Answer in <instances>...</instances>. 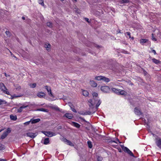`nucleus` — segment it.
I'll list each match as a JSON object with an SVG mask.
<instances>
[{
	"label": "nucleus",
	"instance_id": "56",
	"mask_svg": "<svg viewBox=\"0 0 161 161\" xmlns=\"http://www.w3.org/2000/svg\"><path fill=\"white\" fill-rule=\"evenodd\" d=\"M152 52L154 54H156V51L154 50H152Z\"/></svg>",
	"mask_w": 161,
	"mask_h": 161
},
{
	"label": "nucleus",
	"instance_id": "61",
	"mask_svg": "<svg viewBox=\"0 0 161 161\" xmlns=\"http://www.w3.org/2000/svg\"><path fill=\"white\" fill-rule=\"evenodd\" d=\"M122 52L124 53H127V51H125V50H124Z\"/></svg>",
	"mask_w": 161,
	"mask_h": 161
},
{
	"label": "nucleus",
	"instance_id": "37",
	"mask_svg": "<svg viewBox=\"0 0 161 161\" xmlns=\"http://www.w3.org/2000/svg\"><path fill=\"white\" fill-rule=\"evenodd\" d=\"M92 95L93 97H97L98 96L97 93L94 92H93Z\"/></svg>",
	"mask_w": 161,
	"mask_h": 161
},
{
	"label": "nucleus",
	"instance_id": "4",
	"mask_svg": "<svg viewBox=\"0 0 161 161\" xmlns=\"http://www.w3.org/2000/svg\"><path fill=\"white\" fill-rule=\"evenodd\" d=\"M42 132L46 136L48 137H51L54 136V133H53L51 131H42Z\"/></svg>",
	"mask_w": 161,
	"mask_h": 161
},
{
	"label": "nucleus",
	"instance_id": "64",
	"mask_svg": "<svg viewBox=\"0 0 161 161\" xmlns=\"http://www.w3.org/2000/svg\"><path fill=\"white\" fill-rule=\"evenodd\" d=\"M22 19H23V20H25V18L24 17V16L22 17Z\"/></svg>",
	"mask_w": 161,
	"mask_h": 161
},
{
	"label": "nucleus",
	"instance_id": "21",
	"mask_svg": "<svg viewBox=\"0 0 161 161\" xmlns=\"http://www.w3.org/2000/svg\"><path fill=\"white\" fill-rule=\"evenodd\" d=\"M49 142V139L48 138H46L44 140L43 144L45 145L47 144Z\"/></svg>",
	"mask_w": 161,
	"mask_h": 161
},
{
	"label": "nucleus",
	"instance_id": "7",
	"mask_svg": "<svg viewBox=\"0 0 161 161\" xmlns=\"http://www.w3.org/2000/svg\"><path fill=\"white\" fill-rule=\"evenodd\" d=\"M89 109L91 110V111H86L84 112L85 115H91V114L94 113L96 111V109H92V108H89Z\"/></svg>",
	"mask_w": 161,
	"mask_h": 161
},
{
	"label": "nucleus",
	"instance_id": "57",
	"mask_svg": "<svg viewBox=\"0 0 161 161\" xmlns=\"http://www.w3.org/2000/svg\"><path fill=\"white\" fill-rule=\"evenodd\" d=\"M0 161H7V160H6L4 159L0 158Z\"/></svg>",
	"mask_w": 161,
	"mask_h": 161
},
{
	"label": "nucleus",
	"instance_id": "19",
	"mask_svg": "<svg viewBox=\"0 0 161 161\" xmlns=\"http://www.w3.org/2000/svg\"><path fill=\"white\" fill-rule=\"evenodd\" d=\"M10 119L11 120H13L14 121L16 120L17 119V116L16 115H14L12 114H11V115H10Z\"/></svg>",
	"mask_w": 161,
	"mask_h": 161
},
{
	"label": "nucleus",
	"instance_id": "60",
	"mask_svg": "<svg viewBox=\"0 0 161 161\" xmlns=\"http://www.w3.org/2000/svg\"><path fill=\"white\" fill-rule=\"evenodd\" d=\"M54 108L57 110H59V108L57 107H55Z\"/></svg>",
	"mask_w": 161,
	"mask_h": 161
},
{
	"label": "nucleus",
	"instance_id": "32",
	"mask_svg": "<svg viewBox=\"0 0 161 161\" xmlns=\"http://www.w3.org/2000/svg\"><path fill=\"white\" fill-rule=\"evenodd\" d=\"M51 45L49 43H46L44 45V47L45 48H50Z\"/></svg>",
	"mask_w": 161,
	"mask_h": 161
},
{
	"label": "nucleus",
	"instance_id": "42",
	"mask_svg": "<svg viewBox=\"0 0 161 161\" xmlns=\"http://www.w3.org/2000/svg\"><path fill=\"white\" fill-rule=\"evenodd\" d=\"M152 40L155 41H157V39L156 38H155L154 37H153V34H152Z\"/></svg>",
	"mask_w": 161,
	"mask_h": 161
},
{
	"label": "nucleus",
	"instance_id": "13",
	"mask_svg": "<svg viewBox=\"0 0 161 161\" xmlns=\"http://www.w3.org/2000/svg\"><path fill=\"white\" fill-rule=\"evenodd\" d=\"M90 84L93 87H96L97 85V83L93 80H90Z\"/></svg>",
	"mask_w": 161,
	"mask_h": 161
},
{
	"label": "nucleus",
	"instance_id": "9",
	"mask_svg": "<svg viewBox=\"0 0 161 161\" xmlns=\"http://www.w3.org/2000/svg\"><path fill=\"white\" fill-rule=\"evenodd\" d=\"M46 95V94L42 92H38L37 94V96L40 98H45Z\"/></svg>",
	"mask_w": 161,
	"mask_h": 161
},
{
	"label": "nucleus",
	"instance_id": "1",
	"mask_svg": "<svg viewBox=\"0 0 161 161\" xmlns=\"http://www.w3.org/2000/svg\"><path fill=\"white\" fill-rule=\"evenodd\" d=\"M98 100H100L98 99L97 97H93L92 99H90L88 102L89 107L92 109H93L94 105Z\"/></svg>",
	"mask_w": 161,
	"mask_h": 161
},
{
	"label": "nucleus",
	"instance_id": "31",
	"mask_svg": "<svg viewBox=\"0 0 161 161\" xmlns=\"http://www.w3.org/2000/svg\"><path fill=\"white\" fill-rule=\"evenodd\" d=\"M7 102L5 100L0 99V105L5 104Z\"/></svg>",
	"mask_w": 161,
	"mask_h": 161
},
{
	"label": "nucleus",
	"instance_id": "48",
	"mask_svg": "<svg viewBox=\"0 0 161 161\" xmlns=\"http://www.w3.org/2000/svg\"><path fill=\"white\" fill-rule=\"evenodd\" d=\"M71 109L72 110V111H73L75 113H76L77 112L75 110V109L74 108H73L72 107H71Z\"/></svg>",
	"mask_w": 161,
	"mask_h": 161
},
{
	"label": "nucleus",
	"instance_id": "49",
	"mask_svg": "<svg viewBox=\"0 0 161 161\" xmlns=\"http://www.w3.org/2000/svg\"><path fill=\"white\" fill-rule=\"evenodd\" d=\"M80 118L83 121H84V122H88L86 121L85 119H84V118L81 117H80Z\"/></svg>",
	"mask_w": 161,
	"mask_h": 161
},
{
	"label": "nucleus",
	"instance_id": "24",
	"mask_svg": "<svg viewBox=\"0 0 161 161\" xmlns=\"http://www.w3.org/2000/svg\"><path fill=\"white\" fill-rule=\"evenodd\" d=\"M148 41V40L145 39H142L140 40V42L141 43H145L147 42Z\"/></svg>",
	"mask_w": 161,
	"mask_h": 161
},
{
	"label": "nucleus",
	"instance_id": "10",
	"mask_svg": "<svg viewBox=\"0 0 161 161\" xmlns=\"http://www.w3.org/2000/svg\"><path fill=\"white\" fill-rule=\"evenodd\" d=\"M134 112L137 115H140L142 114V112L137 108L136 107L134 109Z\"/></svg>",
	"mask_w": 161,
	"mask_h": 161
},
{
	"label": "nucleus",
	"instance_id": "25",
	"mask_svg": "<svg viewBox=\"0 0 161 161\" xmlns=\"http://www.w3.org/2000/svg\"><path fill=\"white\" fill-rule=\"evenodd\" d=\"M47 26L50 28H52L53 27V23L50 22H48L47 23Z\"/></svg>",
	"mask_w": 161,
	"mask_h": 161
},
{
	"label": "nucleus",
	"instance_id": "41",
	"mask_svg": "<svg viewBox=\"0 0 161 161\" xmlns=\"http://www.w3.org/2000/svg\"><path fill=\"white\" fill-rule=\"evenodd\" d=\"M122 3H128L129 2V0H121Z\"/></svg>",
	"mask_w": 161,
	"mask_h": 161
},
{
	"label": "nucleus",
	"instance_id": "3",
	"mask_svg": "<svg viewBox=\"0 0 161 161\" xmlns=\"http://www.w3.org/2000/svg\"><path fill=\"white\" fill-rule=\"evenodd\" d=\"M101 90L105 93H108L110 91V88L107 86H102L101 88Z\"/></svg>",
	"mask_w": 161,
	"mask_h": 161
},
{
	"label": "nucleus",
	"instance_id": "6",
	"mask_svg": "<svg viewBox=\"0 0 161 161\" xmlns=\"http://www.w3.org/2000/svg\"><path fill=\"white\" fill-rule=\"evenodd\" d=\"M45 88L47 91V92L48 93V95L51 97H53L54 96L53 94L52 93V92L51 91V88L50 86H45Z\"/></svg>",
	"mask_w": 161,
	"mask_h": 161
},
{
	"label": "nucleus",
	"instance_id": "55",
	"mask_svg": "<svg viewBox=\"0 0 161 161\" xmlns=\"http://www.w3.org/2000/svg\"><path fill=\"white\" fill-rule=\"evenodd\" d=\"M62 129V126H59L57 127V129L58 130H59V129Z\"/></svg>",
	"mask_w": 161,
	"mask_h": 161
},
{
	"label": "nucleus",
	"instance_id": "17",
	"mask_svg": "<svg viewBox=\"0 0 161 161\" xmlns=\"http://www.w3.org/2000/svg\"><path fill=\"white\" fill-rule=\"evenodd\" d=\"M36 111H41L44 112H48V110L47 109H45L43 108H37L36 110Z\"/></svg>",
	"mask_w": 161,
	"mask_h": 161
},
{
	"label": "nucleus",
	"instance_id": "8",
	"mask_svg": "<svg viewBox=\"0 0 161 161\" xmlns=\"http://www.w3.org/2000/svg\"><path fill=\"white\" fill-rule=\"evenodd\" d=\"M37 133H33L32 132H28L26 134L27 136L29 137L32 138H34L37 135Z\"/></svg>",
	"mask_w": 161,
	"mask_h": 161
},
{
	"label": "nucleus",
	"instance_id": "5",
	"mask_svg": "<svg viewBox=\"0 0 161 161\" xmlns=\"http://www.w3.org/2000/svg\"><path fill=\"white\" fill-rule=\"evenodd\" d=\"M0 86H1V88L2 89V90L3 91V92L8 95L9 94V92L7 91H6L7 90V89L3 83H0Z\"/></svg>",
	"mask_w": 161,
	"mask_h": 161
},
{
	"label": "nucleus",
	"instance_id": "39",
	"mask_svg": "<svg viewBox=\"0 0 161 161\" xmlns=\"http://www.w3.org/2000/svg\"><path fill=\"white\" fill-rule=\"evenodd\" d=\"M142 70L143 71V73L144 74V75H146L147 74V72L145 71L143 68H141Z\"/></svg>",
	"mask_w": 161,
	"mask_h": 161
},
{
	"label": "nucleus",
	"instance_id": "33",
	"mask_svg": "<svg viewBox=\"0 0 161 161\" xmlns=\"http://www.w3.org/2000/svg\"><path fill=\"white\" fill-rule=\"evenodd\" d=\"M22 95H16V94H14L13 95V97H11V99H13L14 98H16L18 97H21L22 96Z\"/></svg>",
	"mask_w": 161,
	"mask_h": 161
},
{
	"label": "nucleus",
	"instance_id": "14",
	"mask_svg": "<svg viewBox=\"0 0 161 161\" xmlns=\"http://www.w3.org/2000/svg\"><path fill=\"white\" fill-rule=\"evenodd\" d=\"M156 143L157 146L160 148H161V139H159L156 141Z\"/></svg>",
	"mask_w": 161,
	"mask_h": 161
},
{
	"label": "nucleus",
	"instance_id": "11",
	"mask_svg": "<svg viewBox=\"0 0 161 161\" xmlns=\"http://www.w3.org/2000/svg\"><path fill=\"white\" fill-rule=\"evenodd\" d=\"M31 120V122L32 124L36 123L39 122L40 121V119L39 118L36 119H32Z\"/></svg>",
	"mask_w": 161,
	"mask_h": 161
},
{
	"label": "nucleus",
	"instance_id": "44",
	"mask_svg": "<svg viewBox=\"0 0 161 161\" xmlns=\"http://www.w3.org/2000/svg\"><path fill=\"white\" fill-rule=\"evenodd\" d=\"M31 122V120L29 121L25 122L24 124L25 125H28Z\"/></svg>",
	"mask_w": 161,
	"mask_h": 161
},
{
	"label": "nucleus",
	"instance_id": "52",
	"mask_svg": "<svg viewBox=\"0 0 161 161\" xmlns=\"http://www.w3.org/2000/svg\"><path fill=\"white\" fill-rule=\"evenodd\" d=\"M69 106L71 108V107H72V106H73V105L71 103H69Z\"/></svg>",
	"mask_w": 161,
	"mask_h": 161
},
{
	"label": "nucleus",
	"instance_id": "20",
	"mask_svg": "<svg viewBox=\"0 0 161 161\" xmlns=\"http://www.w3.org/2000/svg\"><path fill=\"white\" fill-rule=\"evenodd\" d=\"M7 135H8L7 133H5L4 132L3 134L1 135L0 139H3L5 138V137L7 136Z\"/></svg>",
	"mask_w": 161,
	"mask_h": 161
},
{
	"label": "nucleus",
	"instance_id": "22",
	"mask_svg": "<svg viewBox=\"0 0 161 161\" xmlns=\"http://www.w3.org/2000/svg\"><path fill=\"white\" fill-rule=\"evenodd\" d=\"M153 62L156 64H160V62L158 60L156 59L155 58H153L152 59Z\"/></svg>",
	"mask_w": 161,
	"mask_h": 161
},
{
	"label": "nucleus",
	"instance_id": "46",
	"mask_svg": "<svg viewBox=\"0 0 161 161\" xmlns=\"http://www.w3.org/2000/svg\"><path fill=\"white\" fill-rule=\"evenodd\" d=\"M78 113L80 114L85 115L84 112L83 111H81L78 112Z\"/></svg>",
	"mask_w": 161,
	"mask_h": 161
},
{
	"label": "nucleus",
	"instance_id": "43",
	"mask_svg": "<svg viewBox=\"0 0 161 161\" xmlns=\"http://www.w3.org/2000/svg\"><path fill=\"white\" fill-rule=\"evenodd\" d=\"M22 111V109L21 108V107H20L19 109L17 110V112L18 113H21Z\"/></svg>",
	"mask_w": 161,
	"mask_h": 161
},
{
	"label": "nucleus",
	"instance_id": "35",
	"mask_svg": "<svg viewBox=\"0 0 161 161\" xmlns=\"http://www.w3.org/2000/svg\"><path fill=\"white\" fill-rule=\"evenodd\" d=\"M36 83H34L33 84H30V86L31 88H34L36 86Z\"/></svg>",
	"mask_w": 161,
	"mask_h": 161
},
{
	"label": "nucleus",
	"instance_id": "45",
	"mask_svg": "<svg viewBox=\"0 0 161 161\" xmlns=\"http://www.w3.org/2000/svg\"><path fill=\"white\" fill-rule=\"evenodd\" d=\"M126 33L127 34V35L129 36V38H131V36H130V32H126Z\"/></svg>",
	"mask_w": 161,
	"mask_h": 161
},
{
	"label": "nucleus",
	"instance_id": "36",
	"mask_svg": "<svg viewBox=\"0 0 161 161\" xmlns=\"http://www.w3.org/2000/svg\"><path fill=\"white\" fill-rule=\"evenodd\" d=\"M11 132V130L10 128H8L7 129L6 131L4 132L5 133H7L8 135V134L10 133Z\"/></svg>",
	"mask_w": 161,
	"mask_h": 161
},
{
	"label": "nucleus",
	"instance_id": "54",
	"mask_svg": "<svg viewBox=\"0 0 161 161\" xmlns=\"http://www.w3.org/2000/svg\"><path fill=\"white\" fill-rule=\"evenodd\" d=\"M68 141H69V140H67L66 138H64L63 140L64 142H67Z\"/></svg>",
	"mask_w": 161,
	"mask_h": 161
},
{
	"label": "nucleus",
	"instance_id": "29",
	"mask_svg": "<svg viewBox=\"0 0 161 161\" xmlns=\"http://www.w3.org/2000/svg\"><path fill=\"white\" fill-rule=\"evenodd\" d=\"M83 94L85 96H87L88 95L89 93L86 91H83Z\"/></svg>",
	"mask_w": 161,
	"mask_h": 161
},
{
	"label": "nucleus",
	"instance_id": "27",
	"mask_svg": "<svg viewBox=\"0 0 161 161\" xmlns=\"http://www.w3.org/2000/svg\"><path fill=\"white\" fill-rule=\"evenodd\" d=\"M102 76H96L95 78V79L97 80H102Z\"/></svg>",
	"mask_w": 161,
	"mask_h": 161
},
{
	"label": "nucleus",
	"instance_id": "53",
	"mask_svg": "<svg viewBox=\"0 0 161 161\" xmlns=\"http://www.w3.org/2000/svg\"><path fill=\"white\" fill-rule=\"evenodd\" d=\"M109 142H115V143H117L115 141H114V140H111V141H109Z\"/></svg>",
	"mask_w": 161,
	"mask_h": 161
},
{
	"label": "nucleus",
	"instance_id": "40",
	"mask_svg": "<svg viewBox=\"0 0 161 161\" xmlns=\"http://www.w3.org/2000/svg\"><path fill=\"white\" fill-rule=\"evenodd\" d=\"M5 33H6V35L7 36H10L11 34H10V32L9 31H6L5 32Z\"/></svg>",
	"mask_w": 161,
	"mask_h": 161
},
{
	"label": "nucleus",
	"instance_id": "50",
	"mask_svg": "<svg viewBox=\"0 0 161 161\" xmlns=\"http://www.w3.org/2000/svg\"><path fill=\"white\" fill-rule=\"evenodd\" d=\"M102 160L101 157L98 156L97 158V160L98 161H101Z\"/></svg>",
	"mask_w": 161,
	"mask_h": 161
},
{
	"label": "nucleus",
	"instance_id": "12",
	"mask_svg": "<svg viewBox=\"0 0 161 161\" xmlns=\"http://www.w3.org/2000/svg\"><path fill=\"white\" fill-rule=\"evenodd\" d=\"M64 116H65L66 118L69 119H71L73 118V116L72 114L69 113H67L65 114L64 115Z\"/></svg>",
	"mask_w": 161,
	"mask_h": 161
},
{
	"label": "nucleus",
	"instance_id": "59",
	"mask_svg": "<svg viewBox=\"0 0 161 161\" xmlns=\"http://www.w3.org/2000/svg\"><path fill=\"white\" fill-rule=\"evenodd\" d=\"M117 32L118 33H122V32H121V31L119 30H118L117 31Z\"/></svg>",
	"mask_w": 161,
	"mask_h": 161
},
{
	"label": "nucleus",
	"instance_id": "58",
	"mask_svg": "<svg viewBox=\"0 0 161 161\" xmlns=\"http://www.w3.org/2000/svg\"><path fill=\"white\" fill-rule=\"evenodd\" d=\"M85 20H86V21L88 23L90 22L89 21V19L88 18H85Z\"/></svg>",
	"mask_w": 161,
	"mask_h": 161
},
{
	"label": "nucleus",
	"instance_id": "28",
	"mask_svg": "<svg viewBox=\"0 0 161 161\" xmlns=\"http://www.w3.org/2000/svg\"><path fill=\"white\" fill-rule=\"evenodd\" d=\"M126 92L125 91L123 90H121V91H119V95H125Z\"/></svg>",
	"mask_w": 161,
	"mask_h": 161
},
{
	"label": "nucleus",
	"instance_id": "16",
	"mask_svg": "<svg viewBox=\"0 0 161 161\" xmlns=\"http://www.w3.org/2000/svg\"><path fill=\"white\" fill-rule=\"evenodd\" d=\"M112 91L117 94H119V89H118L114 88H113L111 89Z\"/></svg>",
	"mask_w": 161,
	"mask_h": 161
},
{
	"label": "nucleus",
	"instance_id": "63",
	"mask_svg": "<svg viewBox=\"0 0 161 161\" xmlns=\"http://www.w3.org/2000/svg\"><path fill=\"white\" fill-rule=\"evenodd\" d=\"M118 150H119V152L121 153L122 152L121 150V149H120V148Z\"/></svg>",
	"mask_w": 161,
	"mask_h": 161
},
{
	"label": "nucleus",
	"instance_id": "34",
	"mask_svg": "<svg viewBox=\"0 0 161 161\" xmlns=\"http://www.w3.org/2000/svg\"><path fill=\"white\" fill-rule=\"evenodd\" d=\"M39 3L43 6L44 5L43 0H38Z\"/></svg>",
	"mask_w": 161,
	"mask_h": 161
},
{
	"label": "nucleus",
	"instance_id": "18",
	"mask_svg": "<svg viewBox=\"0 0 161 161\" xmlns=\"http://www.w3.org/2000/svg\"><path fill=\"white\" fill-rule=\"evenodd\" d=\"M102 80L106 82H108L110 81V80L109 78L103 76H102Z\"/></svg>",
	"mask_w": 161,
	"mask_h": 161
},
{
	"label": "nucleus",
	"instance_id": "38",
	"mask_svg": "<svg viewBox=\"0 0 161 161\" xmlns=\"http://www.w3.org/2000/svg\"><path fill=\"white\" fill-rule=\"evenodd\" d=\"M67 143L69 145H70V146H74L73 144V143H72L71 142H70L69 140L67 142Z\"/></svg>",
	"mask_w": 161,
	"mask_h": 161
},
{
	"label": "nucleus",
	"instance_id": "26",
	"mask_svg": "<svg viewBox=\"0 0 161 161\" xmlns=\"http://www.w3.org/2000/svg\"><path fill=\"white\" fill-rule=\"evenodd\" d=\"M87 143L88 145V147L90 148H91L92 147V142L90 141H88L87 142Z\"/></svg>",
	"mask_w": 161,
	"mask_h": 161
},
{
	"label": "nucleus",
	"instance_id": "62",
	"mask_svg": "<svg viewBox=\"0 0 161 161\" xmlns=\"http://www.w3.org/2000/svg\"><path fill=\"white\" fill-rule=\"evenodd\" d=\"M147 128H148L150 127V126L149 125H148V124H147Z\"/></svg>",
	"mask_w": 161,
	"mask_h": 161
},
{
	"label": "nucleus",
	"instance_id": "30",
	"mask_svg": "<svg viewBox=\"0 0 161 161\" xmlns=\"http://www.w3.org/2000/svg\"><path fill=\"white\" fill-rule=\"evenodd\" d=\"M5 146L3 145L0 143V150H2L5 149Z\"/></svg>",
	"mask_w": 161,
	"mask_h": 161
},
{
	"label": "nucleus",
	"instance_id": "2",
	"mask_svg": "<svg viewBox=\"0 0 161 161\" xmlns=\"http://www.w3.org/2000/svg\"><path fill=\"white\" fill-rule=\"evenodd\" d=\"M121 147L122 150L125 152L127 153L130 156L136 158L132 153L126 147H124L123 145H121Z\"/></svg>",
	"mask_w": 161,
	"mask_h": 161
},
{
	"label": "nucleus",
	"instance_id": "23",
	"mask_svg": "<svg viewBox=\"0 0 161 161\" xmlns=\"http://www.w3.org/2000/svg\"><path fill=\"white\" fill-rule=\"evenodd\" d=\"M101 103V102L100 101V100H98L97 102L96 103V108H95L94 107V109H96V111L98 109V107L99 106V105H100V104Z\"/></svg>",
	"mask_w": 161,
	"mask_h": 161
},
{
	"label": "nucleus",
	"instance_id": "47",
	"mask_svg": "<svg viewBox=\"0 0 161 161\" xmlns=\"http://www.w3.org/2000/svg\"><path fill=\"white\" fill-rule=\"evenodd\" d=\"M15 86L16 87V89L17 90H20L21 88L20 86H17V85Z\"/></svg>",
	"mask_w": 161,
	"mask_h": 161
},
{
	"label": "nucleus",
	"instance_id": "15",
	"mask_svg": "<svg viewBox=\"0 0 161 161\" xmlns=\"http://www.w3.org/2000/svg\"><path fill=\"white\" fill-rule=\"evenodd\" d=\"M72 125L77 128H79L80 127V125L79 124L74 122H72Z\"/></svg>",
	"mask_w": 161,
	"mask_h": 161
},
{
	"label": "nucleus",
	"instance_id": "51",
	"mask_svg": "<svg viewBox=\"0 0 161 161\" xmlns=\"http://www.w3.org/2000/svg\"><path fill=\"white\" fill-rule=\"evenodd\" d=\"M27 107H28V106H27V105L26 106L23 105L20 107H21V108H22V109H23V108H25Z\"/></svg>",
	"mask_w": 161,
	"mask_h": 161
}]
</instances>
